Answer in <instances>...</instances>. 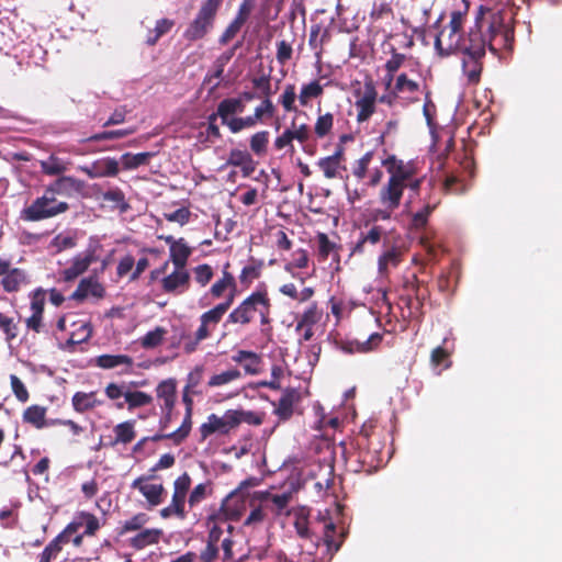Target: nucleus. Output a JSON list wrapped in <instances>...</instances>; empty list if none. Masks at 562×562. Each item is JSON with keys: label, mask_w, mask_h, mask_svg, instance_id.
<instances>
[{"label": "nucleus", "mask_w": 562, "mask_h": 562, "mask_svg": "<svg viewBox=\"0 0 562 562\" xmlns=\"http://www.w3.org/2000/svg\"><path fill=\"white\" fill-rule=\"evenodd\" d=\"M86 187L87 184L83 180L72 176H60L55 181L49 183L45 189L55 198L56 195L70 198L76 194H83Z\"/></svg>", "instance_id": "nucleus-16"}, {"label": "nucleus", "mask_w": 562, "mask_h": 562, "mask_svg": "<svg viewBox=\"0 0 562 562\" xmlns=\"http://www.w3.org/2000/svg\"><path fill=\"white\" fill-rule=\"evenodd\" d=\"M227 165L240 167L244 177H249L255 171V162L246 150L232 149L228 154Z\"/></svg>", "instance_id": "nucleus-31"}, {"label": "nucleus", "mask_w": 562, "mask_h": 562, "mask_svg": "<svg viewBox=\"0 0 562 562\" xmlns=\"http://www.w3.org/2000/svg\"><path fill=\"white\" fill-rule=\"evenodd\" d=\"M114 439L110 440L105 446L114 448L116 445L131 443L136 437L135 420H125L114 426Z\"/></svg>", "instance_id": "nucleus-30"}, {"label": "nucleus", "mask_w": 562, "mask_h": 562, "mask_svg": "<svg viewBox=\"0 0 562 562\" xmlns=\"http://www.w3.org/2000/svg\"><path fill=\"white\" fill-rule=\"evenodd\" d=\"M232 416L236 418V427L241 423H246L254 426H260L263 423V415L251 412V411H243V409H231Z\"/></svg>", "instance_id": "nucleus-54"}, {"label": "nucleus", "mask_w": 562, "mask_h": 562, "mask_svg": "<svg viewBox=\"0 0 562 562\" xmlns=\"http://www.w3.org/2000/svg\"><path fill=\"white\" fill-rule=\"evenodd\" d=\"M370 434L363 428L356 439L357 451L355 453L358 468L356 472L371 474L375 472L382 463L381 452L378 449L370 448Z\"/></svg>", "instance_id": "nucleus-6"}, {"label": "nucleus", "mask_w": 562, "mask_h": 562, "mask_svg": "<svg viewBox=\"0 0 562 562\" xmlns=\"http://www.w3.org/2000/svg\"><path fill=\"white\" fill-rule=\"evenodd\" d=\"M358 99L356 100L357 122L362 123L368 121L375 112V102L378 92L372 81L364 83L363 92L357 91Z\"/></svg>", "instance_id": "nucleus-15"}, {"label": "nucleus", "mask_w": 562, "mask_h": 562, "mask_svg": "<svg viewBox=\"0 0 562 562\" xmlns=\"http://www.w3.org/2000/svg\"><path fill=\"white\" fill-rule=\"evenodd\" d=\"M384 247L390 245V232L378 224L366 223L359 233L357 243L351 248L350 255H363L371 252L379 244Z\"/></svg>", "instance_id": "nucleus-7"}, {"label": "nucleus", "mask_w": 562, "mask_h": 562, "mask_svg": "<svg viewBox=\"0 0 562 562\" xmlns=\"http://www.w3.org/2000/svg\"><path fill=\"white\" fill-rule=\"evenodd\" d=\"M381 164L390 175L389 179H394L396 182L405 187L406 180H411V178L416 176L415 164L413 161L405 162L404 160L398 159L395 155H389Z\"/></svg>", "instance_id": "nucleus-14"}, {"label": "nucleus", "mask_w": 562, "mask_h": 562, "mask_svg": "<svg viewBox=\"0 0 562 562\" xmlns=\"http://www.w3.org/2000/svg\"><path fill=\"white\" fill-rule=\"evenodd\" d=\"M41 170L47 176H59L67 170L66 165L55 155H50L46 160L40 161Z\"/></svg>", "instance_id": "nucleus-51"}, {"label": "nucleus", "mask_w": 562, "mask_h": 562, "mask_svg": "<svg viewBox=\"0 0 562 562\" xmlns=\"http://www.w3.org/2000/svg\"><path fill=\"white\" fill-rule=\"evenodd\" d=\"M402 288L403 293H409L412 296L415 297V301L417 302L418 305L416 308H420L423 302L428 295L427 286L422 284L417 276L413 273L409 277L404 278Z\"/></svg>", "instance_id": "nucleus-34"}, {"label": "nucleus", "mask_w": 562, "mask_h": 562, "mask_svg": "<svg viewBox=\"0 0 562 562\" xmlns=\"http://www.w3.org/2000/svg\"><path fill=\"white\" fill-rule=\"evenodd\" d=\"M231 263L226 262L222 270V277L216 280L210 288V293L214 299H220L224 295L225 291L234 290L237 282L233 273L229 272Z\"/></svg>", "instance_id": "nucleus-32"}, {"label": "nucleus", "mask_w": 562, "mask_h": 562, "mask_svg": "<svg viewBox=\"0 0 562 562\" xmlns=\"http://www.w3.org/2000/svg\"><path fill=\"white\" fill-rule=\"evenodd\" d=\"M175 22L170 19H160L156 22L155 29L148 32L146 43L149 46L155 45L161 36L167 34L173 27Z\"/></svg>", "instance_id": "nucleus-49"}, {"label": "nucleus", "mask_w": 562, "mask_h": 562, "mask_svg": "<svg viewBox=\"0 0 562 562\" xmlns=\"http://www.w3.org/2000/svg\"><path fill=\"white\" fill-rule=\"evenodd\" d=\"M463 3L462 10H454L450 13V21L439 30L435 37V49L442 58L459 54L463 47H468L469 32L464 35L463 26L470 2Z\"/></svg>", "instance_id": "nucleus-3"}, {"label": "nucleus", "mask_w": 562, "mask_h": 562, "mask_svg": "<svg viewBox=\"0 0 562 562\" xmlns=\"http://www.w3.org/2000/svg\"><path fill=\"white\" fill-rule=\"evenodd\" d=\"M324 93V87L318 80H313L303 85L299 94V102L302 106H308L313 99L321 98Z\"/></svg>", "instance_id": "nucleus-42"}, {"label": "nucleus", "mask_w": 562, "mask_h": 562, "mask_svg": "<svg viewBox=\"0 0 562 562\" xmlns=\"http://www.w3.org/2000/svg\"><path fill=\"white\" fill-rule=\"evenodd\" d=\"M323 313L317 303H312L301 315L296 316L295 331L300 334L299 342L310 341L314 336V326L322 319Z\"/></svg>", "instance_id": "nucleus-11"}, {"label": "nucleus", "mask_w": 562, "mask_h": 562, "mask_svg": "<svg viewBox=\"0 0 562 562\" xmlns=\"http://www.w3.org/2000/svg\"><path fill=\"white\" fill-rule=\"evenodd\" d=\"M245 510V501L241 495L235 491L232 492L222 503L218 513L209 517L210 520L225 522L228 520L235 521L240 518Z\"/></svg>", "instance_id": "nucleus-13"}, {"label": "nucleus", "mask_w": 562, "mask_h": 562, "mask_svg": "<svg viewBox=\"0 0 562 562\" xmlns=\"http://www.w3.org/2000/svg\"><path fill=\"white\" fill-rule=\"evenodd\" d=\"M0 286L7 293L19 292L30 280L27 272L12 266L11 260L0 257Z\"/></svg>", "instance_id": "nucleus-9"}, {"label": "nucleus", "mask_w": 562, "mask_h": 562, "mask_svg": "<svg viewBox=\"0 0 562 562\" xmlns=\"http://www.w3.org/2000/svg\"><path fill=\"white\" fill-rule=\"evenodd\" d=\"M72 325L78 326V328L74 330L69 338L66 340L67 347H75L79 344L86 342L92 335V327L89 322L80 321L74 323Z\"/></svg>", "instance_id": "nucleus-43"}, {"label": "nucleus", "mask_w": 562, "mask_h": 562, "mask_svg": "<svg viewBox=\"0 0 562 562\" xmlns=\"http://www.w3.org/2000/svg\"><path fill=\"white\" fill-rule=\"evenodd\" d=\"M259 122H261L258 116L254 113L252 115L248 116H238V117H232L229 121V131L233 134H237L241 132L245 128H250L256 126Z\"/></svg>", "instance_id": "nucleus-56"}, {"label": "nucleus", "mask_w": 562, "mask_h": 562, "mask_svg": "<svg viewBox=\"0 0 562 562\" xmlns=\"http://www.w3.org/2000/svg\"><path fill=\"white\" fill-rule=\"evenodd\" d=\"M72 522H77L79 525V529L85 527L83 535L87 537L95 536L98 530L101 528L99 518L89 512L77 513Z\"/></svg>", "instance_id": "nucleus-37"}, {"label": "nucleus", "mask_w": 562, "mask_h": 562, "mask_svg": "<svg viewBox=\"0 0 562 562\" xmlns=\"http://www.w3.org/2000/svg\"><path fill=\"white\" fill-rule=\"evenodd\" d=\"M263 261L251 258L250 265L245 266L239 273V282L244 289H248L250 284L261 277Z\"/></svg>", "instance_id": "nucleus-35"}, {"label": "nucleus", "mask_w": 562, "mask_h": 562, "mask_svg": "<svg viewBox=\"0 0 562 562\" xmlns=\"http://www.w3.org/2000/svg\"><path fill=\"white\" fill-rule=\"evenodd\" d=\"M380 333H372L364 340L347 339L340 342V349L347 353H367L375 350L382 342Z\"/></svg>", "instance_id": "nucleus-22"}, {"label": "nucleus", "mask_w": 562, "mask_h": 562, "mask_svg": "<svg viewBox=\"0 0 562 562\" xmlns=\"http://www.w3.org/2000/svg\"><path fill=\"white\" fill-rule=\"evenodd\" d=\"M290 131L292 132L293 139L297 140L302 146L307 144L312 135L311 127L307 124L296 125L295 120L291 122Z\"/></svg>", "instance_id": "nucleus-62"}, {"label": "nucleus", "mask_w": 562, "mask_h": 562, "mask_svg": "<svg viewBox=\"0 0 562 562\" xmlns=\"http://www.w3.org/2000/svg\"><path fill=\"white\" fill-rule=\"evenodd\" d=\"M156 395L164 401V409L172 412L177 398V382L170 378L162 380L156 387Z\"/></svg>", "instance_id": "nucleus-29"}, {"label": "nucleus", "mask_w": 562, "mask_h": 562, "mask_svg": "<svg viewBox=\"0 0 562 562\" xmlns=\"http://www.w3.org/2000/svg\"><path fill=\"white\" fill-rule=\"evenodd\" d=\"M155 156V153L144 151V153H125L121 156L120 161L124 170H134L140 166H146L149 164L150 159Z\"/></svg>", "instance_id": "nucleus-36"}, {"label": "nucleus", "mask_w": 562, "mask_h": 562, "mask_svg": "<svg viewBox=\"0 0 562 562\" xmlns=\"http://www.w3.org/2000/svg\"><path fill=\"white\" fill-rule=\"evenodd\" d=\"M135 132V128H121V130H113V131H104L100 133H95L86 139L83 142H100V140H109V139H120L123 137H126Z\"/></svg>", "instance_id": "nucleus-55"}, {"label": "nucleus", "mask_w": 562, "mask_h": 562, "mask_svg": "<svg viewBox=\"0 0 562 562\" xmlns=\"http://www.w3.org/2000/svg\"><path fill=\"white\" fill-rule=\"evenodd\" d=\"M191 428H192V412H189V413L186 412L181 426L177 430L172 431V436L176 437L177 446L182 443L188 438V436L190 435Z\"/></svg>", "instance_id": "nucleus-64"}, {"label": "nucleus", "mask_w": 562, "mask_h": 562, "mask_svg": "<svg viewBox=\"0 0 562 562\" xmlns=\"http://www.w3.org/2000/svg\"><path fill=\"white\" fill-rule=\"evenodd\" d=\"M233 53L223 54L216 58L214 63V70L206 74L203 85H210V93L214 92L221 86V80L224 74L226 64L231 60Z\"/></svg>", "instance_id": "nucleus-33"}, {"label": "nucleus", "mask_w": 562, "mask_h": 562, "mask_svg": "<svg viewBox=\"0 0 562 562\" xmlns=\"http://www.w3.org/2000/svg\"><path fill=\"white\" fill-rule=\"evenodd\" d=\"M296 90L295 86L289 83L284 87L282 94L279 98L280 104L283 106L285 112H297L295 105Z\"/></svg>", "instance_id": "nucleus-58"}, {"label": "nucleus", "mask_w": 562, "mask_h": 562, "mask_svg": "<svg viewBox=\"0 0 562 562\" xmlns=\"http://www.w3.org/2000/svg\"><path fill=\"white\" fill-rule=\"evenodd\" d=\"M405 186L389 179L379 192L381 205H389L390 209H398L405 190Z\"/></svg>", "instance_id": "nucleus-25"}, {"label": "nucleus", "mask_w": 562, "mask_h": 562, "mask_svg": "<svg viewBox=\"0 0 562 562\" xmlns=\"http://www.w3.org/2000/svg\"><path fill=\"white\" fill-rule=\"evenodd\" d=\"M220 319L212 311H206L200 316V326L195 330L194 336L189 337L184 342V352L190 355L198 350L199 345L211 337L212 333L220 324Z\"/></svg>", "instance_id": "nucleus-10"}, {"label": "nucleus", "mask_w": 562, "mask_h": 562, "mask_svg": "<svg viewBox=\"0 0 562 562\" xmlns=\"http://www.w3.org/2000/svg\"><path fill=\"white\" fill-rule=\"evenodd\" d=\"M270 133L262 130L252 134L249 138L250 150L258 157L265 156L268 151Z\"/></svg>", "instance_id": "nucleus-46"}, {"label": "nucleus", "mask_w": 562, "mask_h": 562, "mask_svg": "<svg viewBox=\"0 0 562 562\" xmlns=\"http://www.w3.org/2000/svg\"><path fill=\"white\" fill-rule=\"evenodd\" d=\"M234 428H236V418L232 416V411L228 409L222 417L216 414L209 415L207 420L200 426L199 431L201 440H205L215 432L227 435Z\"/></svg>", "instance_id": "nucleus-12"}, {"label": "nucleus", "mask_w": 562, "mask_h": 562, "mask_svg": "<svg viewBox=\"0 0 562 562\" xmlns=\"http://www.w3.org/2000/svg\"><path fill=\"white\" fill-rule=\"evenodd\" d=\"M514 15L510 2H493L492 7H479L474 24L469 29L468 47L459 53L462 55V72L469 83L480 82L487 48L494 55L513 48Z\"/></svg>", "instance_id": "nucleus-1"}, {"label": "nucleus", "mask_w": 562, "mask_h": 562, "mask_svg": "<svg viewBox=\"0 0 562 562\" xmlns=\"http://www.w3.org/2000/svg\"><path fill=\"white\" fill-rule=\"evenodd\" d=\"M167 330L162 327H156L154 330L148 331L142 339L140 345L145 349H153L158 347L166 335Z\"/></svg>", "instance_id": "nucleus-60"}, {"label": "nucleus", "mask_w": 562, "mask_h": 562, "mask_svg": "<svg viewBox=\"0 0 562 562\" xmlns=\"http://www.w3.org/2000/svg\"><path fill=\"white\" fill-rule=\"evenodd\" d=\"M419 91V83L408 78L406 74H400L395 79L393 89L394 94L409 93L414 94Z\"/></svg>", "instance_id": "nucleus-50"}, {"label": "nucleus", "mask_w": 562, "mask_h": 562, "mask_svg": "<svg viewBox=\"0 0 562 562\" xmlns=\"http://www.w3.org/2000/svg\"><path fill=\"white\" fill-rule=\"evenodd\" d=\"M301 393L294 387H286L283 390L281 397L278 402H273V414L278 416L279 420H289L294 413V406L300 403Z\"/></svg>", "instance_id": "nucleus-19"}, {"label": "nucleus", "mask_w": 562, "mask_h": 562, "mask_svg": "<svg viewBox=\"0 0 562 562\" xmlns=\"http://www.w3.org/2000/svg\"><path fill=\"white\" fill-rule=\"evenodd\" d=\"M271 300L267 290L255 291L245 297L227 316L225 325H249L258 314L262 331L265 327H270Z\"/></svg>", "instance_id": "nucleus-4"}, {"label": "nucleus", "mask_w": 562, "mask_h": 562, "mask_svg": "<svg viewBox=\"0 0 562 562\" xmlns=\"http://www.w3.org/2000/svg\"><path fill=\"white\" fill-rule=\"evenodd\" d=\"M334 126V115L329 112L319 115L314 125V133L318 138L327 136Z\"/></svg>", "instance_id": "nucleus-59"}, {"label": "nucleus", "mask_w": 562, "mask_h": 562, "mask_svg": "<svg viewBox=\"0 0 562 562\" xmlns=\"http://www.w3.org/2000/svg\"><path fill=\"white\" fill-rule=\"evenodd\" d=\"M373 159V151H367L361 158H359L353 168H352V175L358 179L362 180L366 178L369 165L371 164Z\"/></svg>", "instance_id": "nucleus-61"}, {"label": "nucleus", "mask_w": 562, "mask_h": 562, "mask_svg": "<svg viewBox=\"0 0 562 562\" xmlns=\"http://www.w3.org/2000/svg\"><path fill=\"white\" fill-rule=\"evenodd\" d=\"M89 295L95 299H102L105 295V290L98 280L83 278L70 295V299L76 302H83Z\"/></svg>", "instance_id": "nucleus-24"}, {"label": "nucleus", "mask_w": 562, "mask_h": 562, "mask_svg": "<svg viewBox=\"0 0 562 562\" xmlns=\"http://www.w3.org/2000/svg\"><path fill=\"white\" fill-rule=\"evenodd\" d=\"M98 260L94 249H87L82 254L74 257L71 265L61 271V278L65 282L76 280L79 276L83 274L89 267Z\"/></svg>", "instance_id": "nucleus-18"}, {"label": "nucleus", "mask_w": 562, "mask_h": 562, "mask_svg": "<svg viewBox=\"0 0 562 562\" xmlns=\"http://www.w3.org/2000/svg\"><path fill=\"white\" fill-rule=\"evenodd\" d=\"M404 252L396 245H389L378 258V271L383 278H387L390 270L396 268L403 261Z\"/></svg>", "instance_id": "nucleus-23"}, {"label": "nucleus", "mask_w": 562, "mask_h": 562, "mask_svg": "<svg viewBox=\"0 0 562 562\" xmlns=\"http://www.w3.org/2000/svg\"><path fill=\"white\" fill-rule=\"evenodd\" d=\"M194 280L201 286L207 285L214 277L213 269L207 263H202L193 269Z\"/></svg>", "instance_id": "nucleus-63"}, {"label": "nucleus", "mask_w": 562, "mask_h": 562, "mask_svg": "<svg viewBox=\"0 0 562 562\" xmlns=\"http://www.w3.org/2000/svg\"><path fill=\"white\" fill-rule=\"evenodd\" d=\"M95 364L102 369H113L119 366L133 364V359L127 355H101L95 358Z\"/></svg>", "instance_id": "nucleus-45"}, {"label": "nucleus", "mask_w": 562, "mask_h": 562, "mask_svg": "<svg viewBox=\"0 0 562 562\" xmlns=\"http://www.w3.org/2000/svg\"><path fill=\"white\" fill-rule=\"evenodd\" d=\"M125 402L127 403L128 411L151 404L153 397L142 391H127L125 394Z\"/></svg>", "instance_id": "nucleus-53"}, {"label": "nucleus", "mask_w": 562, "mask_h": 562, "mask_svg": "<svg viewBox=\"0 0 562 562\" xmlns=\"http://www.w3.org/2000/svg\"><path fill=\"white\" fill-rule=\"evenodd\" d=\"M292 514L294 517L293 526L297 537L304 541H308L311 546L318 550L323 548V552L318 557L319 562H330L334 555L339 551L345 533L337 535L335 524L329 520L324 525V535L318 537L314 529L311 527L308 517L310 509L305 506L294 508L289 512L288 515Z\"/></svg>", "instance_id": "nucleus-2"}, {"label": "nucleus", "mask_w": 562, "mask_h": 562, "mask_svg": "<svg viewBox=\"0 0 562 562\" xmlns=\"http://www.w3.org/2000/svg\"><path fill=\"white\" fill-rule=\"evenodd\" d=\"M161 531L159 529H145L131 539V546L134 549L142 550L147 546L159 541Z\"/></svg>", "instance_id": "nucleus-44"}, {"label": "nucleus", "mask_w": 562, "mask_h": 562, "mask_svg": "<svg viewBox=\"0 0 562 562\" xmlns=\"http://www.w3.org/2000/svg\"><path fill=\"white\" fill-rule=\"evenodd\" d=\"M69 210V204L58 201L45 189L42 196L36 198L29 206L23 209L21 217L29 222H40L46 218L55 217Z\"/></svg>", "instance_id": "nucleus-5"}, {"label": "nucleus", "mask_w": 562, "mask_h": 562, "mask_svg": "<svg viewBox=\"0 0 562 562\" xmlns=\"http://www.w3.org/2000/svg\"><path fill=\"white\" fill-rule=\"evenodd\" d=\"M273 148L278 153L282 151L283 155H294V139L290 127H286L280 135L274 138Z\"/></svg>", "instance_id": "nucleus-47"}, {"label": "nucleus", "mask_w": 562, "mask_h": 562, "mask_svg": "<svg viewBox=\"0 0 562 562\" xmlns=\"http://www.w3.org/2000/svg\"><path fill=\"white\" fill-rule=\"evenodd\" d=\"M342 160L344 149L339 147L333 155L319 158L316 165L323 171L326 179H335L340 176L341 170L346 169L341 165Z\"/></svg>", "instance_id": "nucleus-26"}, {"label": "nucleus", "mask_w": 562, "mask_h": 562, "mask_svg": "<svg viewBox=\"0 0 562 562\" xmlns=\"http://www.w3.org/2000/svg\"><path fill=\"white\" fill-rule=\"evenodd\" d=\"M316 241H317V258L318 261L325 262L328 257L331 255L333 260L339 265L340 262V255L339 250L341 249V246L331 241L326 233L318 232L316 234Z\"/></svg>", "instance_id": "nucleus-27"}, {"label": "nucleus", "mask_w": 562, "mask_h": 562, "mask_svg": "<svg viewBox=\"0 0 562 562\" xmlns=\"http://www.w3.org/2000/svg\"><path fill=\"white\" fill-rule=\"evenodd\" d=\"M170 259L175 268H186L192 249L187 245L183 238H179L176 246L170 247Z\"/></svg>", "instance_id": "nucleus-38"}, {"label": "nucleus", "mask_w": 562, "mask_h": 562, "mask_svg": "<svg viewBox=\"0 0 562 562\" xmlns=\"http://www.w3.org/2000/svg\"><path fill=\"white\" fill-rule=\"evenodd\" d=\"M190 286V273L186 268L175 270L161 280V288L166 293L180 294Z\"/></svg>", "instance_id": "nucleus-21"}, {"label": "nucleus", "mask_w": 562, "mask_h": 562, "mask_svg": "<svg viewBox=\"0 0 562 562\" xmlns=\"http://www.w3.org/2000/svg\"><path fill=\"white\" fill-rule=\"evenodd\" d=\"M245 110V103L241 99L226 98L223 99L217 105V114L223 125L229 128V121L235 117V114L243 113Z\"/></svg>", "instance_id": "nucleus-28"}, {"label": "nucleus", "mask_w": 562, "mask_h": 562, "mask_svg": "<svg viewBox=\"0 0 562 562\" xmlns=\"http://www.w3.org/2000/svg\"><path fill=\"white\" fill-rule=\"evenodd\" d=\"M389 53L391 54V58L384 65L386 85L393 81L395 72L404 65L407 58L405 54L398 53L393 45H390Z\"/></svg>", "instance_id": "nucleus-41"}, {"label": "nucleus", "mask_w": 562, "mask_h": 562, "mask_svg": "<svg viewBox=\"0 0 562 562\" xmlns=\"http://www.w3.org/2000/svg\"><path fill=\"white\" fill-rule=\"evenodd\" d=\"M218 2H205L200 9L196 18L190 23L183 33L186 40L190 42L203 38L213 27Z\"/></svg>", "instance_id": "nucleus-8"}, {"label": "nucleus", "mask_w": 562, "mask_h": 562, "mask_svg": "<svg viewBox=\"0 0 562 562\" xmlns=\"http://www.w3.org/2000/svg\"><path fill=\"white\" fill-rule=\"evenodd\" d=\"M45 416L46 407L40 405H31L23 412V420L37 429L48 427Z\"/></svg>", "instance_id": "nucleus-40"}, {"label": "nucleus", "mask_w": 562, "mask_h": 562, "mask_svg": "<svg viewBox=\"0 0 562 562\" xmlns=\"http://www.w3.org/2000/svg\"><path fill=\"white\" fill-rule=\"evenodd\" d=\"M78 169L90 179L116 177L120 172L119 161L113 157L97 159L90 165L79 166Z\"/></svg>", "instance_id": "nucleus-17"}, {"label": "nucleus", "mask_w": 562, "mask_h": 562, "mask_svg": "<svg viewBox=\"0 0 562 562\" xmlns=\"http://www.w3.org/2000/svg\"><path fill=\"white\" fill-rule=\"evenodd\" d=\"M153 477L154 475L138 476L132 482L131 487L138 490L150 507H156L162 503V495L166 490L162 484H148L147 481Z\"/></svg>", "instance_id": "nucleus-20"}, {"label": "nucleus", "mask_w": 562, "mask_h": 562, "mask_svg": "<svg viewBox=\"0 0 562 562\" xmlns=\"http://www.w3.org/2000/svg\"><path fill=\"white\" fill-rule=\"evenodd\" d=\"M102 199L103 201L113 203V207L117 209L120 213H126L131 209L124 192L120 188H114L102 193Z\"/></svg>", "instance_id": "nucleus-48"}, {"label": "nucleus", "mask_w": 562, "mask_h": 562, "mask_svg": "<svg viewBox=\"0 0 562 562\" xmlns=\"http://www.w3.org/2000/svg\"><path fill=\"white\" fill-rule=\"evenodd\" d=\"M71 402L74 409L78 413H85L102 404L101 401L97 400L95 392H77L74 394Z\"/></svg>", "instance_id": "nucleus-39"}, {"label": "nucleus", "mask_w": 562, "mask_h": 562, "mask_svg": "<svg viewBox=\"0 0 562 562\" xmlns=\"http://www.w3.org/2000/svg\"><path fill=\"white\" fill-rule=\"evenodd\" d=\"M241 373L237 369H231L218 374H214L207 382L210 387H217L231 383L232 381L238 380Z\"/></svg>", "instance_id": "nucleus-57"}, {"label": "nucleus", "mask_w": 562, "mask_h": 562, "mask_svg": "<svg viewBox=\"0 0 562 562\" xmlns=\"http://www.w3.org/2000/svg\"><path fill=\"white\" fill-rule=\"evenodd\" d=\"M261 501H270L273 505V510L277 516L281 515L283 510L288 507L290 501H291V494L290 493H283V494H270L268 492L261 493L260 497Z\"/></svg>", "instance_id": "nucleus-52"}]
</instances>
